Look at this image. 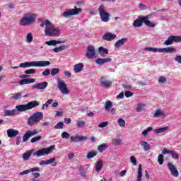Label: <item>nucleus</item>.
I'll return each mask as SVG.
<instances>
[{
  "mask_svg": "<svg viewBox=\"0 0 181 181\" xmlns=\"http://www.w3.org/2000/svg\"><path fill=\"white\" fill-rule=\"evenodd\" d=\"M40 26L43 28L45 26V35L52 37H59L62 31L58 27H54V25L49 20L44 19L41 21Z\"/></svg>",
  "mask_w": 181,
  "mask_h": 181,
  "instance_id": "1",
  "label": "nucleus"
},
{
  "mask_svg": "<svg viewBox=\"0 0 181 181\" xmlns=\"http://www.w3.org/2000/svg\"><path fill=\"white\" fill-rule=\"evenodd\" d=\"M53 151H54V146H50L48 148H42L38 149L35 152L34 149H31L23 154V160H29V159H30V156H32V153L33 156H37V158H40L41 156H46L47 155H50V153H52Z\"/></svg>",
  "mask_w": 181,
  "mask_h": 181,
  "instance_id": "2",
  "label": "nucleus"
},
{
  "mask_svg": "<svg viewBox=\"0 0 181 181\" xmlns=\"http://www.w3.org/2000/svg\"><path fill=\"white\" fill-rule=\"evenodd\" d=\"M36 13H25L19 21V25L21 26H30L36 22L37 18Z\"/></svg>",
  "mask_w": 181,
  "mask_h": 181,
  "instance_id": "3",
  "label": "nucleus"
},
{
  "mask_svg": "<svg viewBox=\"0 0 181 181\" xmlns=\"http://www.w3.org/2000/svg\"><path fill=\"white\" fill-rule=\"evenodd\" d=\"M47 66H50V62L49 61H33L19 64V67L22 69H26L28 67H47Z\"/></svg>",
  "mask_w": 181,
  "mask_h": 181,
  "instance_id": "4",
  "label": "nucleus"
},
{
  "mask_svg": "<svg viewBox=\"0 0 181 181\" xmlns=\"http://www.w3.org/2000/svg\"><path fill=\"white\" fill-rule=\"evenodd\" d=\"M42 119H43V112H36L28 117L27 124L30 127H33V125H36V124H39V122H40V121Z\"/></svg>",
  "mask_w": 181,
  "mask_h": 181,
  "instance_id": "5",
  "label": "nucleus"
},
{
  "mask_svg": "<svg viewBox=\"0 0 181 181\" xmlns=\"http://www.w3.org/2000/svg\"><path fill=\"white\" fill-rule=\"evenodd\" d=\"M81 12H83L81 8L74 6V8L71 9H64V11L61 13V16L62 18H70V16L79 15Z\"/></svg>",
  "mask_w": 181,
  "mask_h": 181,
  "instance_id": "6",
  "label": "nucleus"
},
{
  "mask_svg": "<svg viewBox=\"0 0 181 181\" xmlns=\"http://www.w3.org/2000/svg\"><path fill=\"white\" fill-rule=\"evenodd\" d=\"M98 11L99 12V16L102 21V22H110V13L107 12V9L105 8V5L101 4Z\"/></svg>",
  "mask_w": 181,
  "mask_h": 181,
  "instance_id": "7",
  "label": "nucleus"
},
{
  "mask_svg": "<svg viewBox=\"0 0 181 181\" xmlns=\"http://www.w3.org/2000/svg\"><path fill=\"white\" fill-rule=\"evenodd\" d=\"M57 87L64 95H67L70 94V90H69V88H67V83H64V81L58 78L57 80Z\"/></svg>",
  "mask_w": 181,
  "mask_h": 181,
  "instance_id": "8",
  "label": "nucleus"
},
{
  "mask_svg": "<svg viewBox=\"0 0 181 181\" xmlns=\"http://www.w3.org/2000/svg\"><path fill=\"white\" fill-rule=\"evenodd\" d=\"M37 134H39V132L36 129L27 131L23 136V142H28V141H29V138L35 136V135H37Z\"/></svg>",
  "mask_w": 181,
  "mask_h": 181,
  "instance_id": "9",
  "label": "nucleus"
},
{
  "mask_svg": "<svg viewBox=\"0 0 181 181\" xmlns=\"http://www.w3.org/2000/svg\"><path fill=\"white\" fill-rule=\"evenodd\" d=\"M40 166H45V165H52V166H57L56 158H51L48 160H43L39 162Z\"/></svg>",
  "mask_w": 181,
  "mask_h": 181,
  "instance_id": "10",
  "label": "nucleus"
},
{
  "mask_svg": "<svg viewBox=\"0 0 181 181\" xmlns=\"http://www.w3.org/2000/svg\"><path fill=\"white\" fill-rule=\"evenodd\" d=\"M167 168H168V170H170L172 176H174V177H177V176H179L177 168H176V166L172 164V163H168Z\"/></svg>",
  "mask_w": 181,
  "mask_h": 181,
  "instance_id": "11",
  "label": "nucleus"
},
{
  "mask_svg": "<svg viewBox=\"0 0 181 181\" xmlns=\"http://www.w3.org/2000/svg\"><path fill=\"white\" fill-rule=\"evenodd\" d=\"M88 59H94L95 57V48L93 45H89L87 47V52L86 54Z\"/></svg>",
  "mask_w": 181,
  "mask_h": 181,
  "instance_id": "12",
  "label": "nucleus"
},
{
  "mask_svg": "<svg viewBox=\"0 0 181 181\" xmlns=\"http://www.w3.org/2000/svg\"><path fill=\"white\" fill-rule=\"evenodd\" d=\"M153 117L154 118H166L168 115H166L165 110L162 109H157L154 112Z\"/></svg>",
  "mask_w": 181,
  "mask_h": 181,
  "instance_id": "13",
  "label": "nucleus"
},
{
  "mask_svg": "<svg viewBox=\"0 0 181 181\" xmlns=\"http://www.w3.org/2000/svg\"><path fill=\"white\" fill-rule=\"evenodd\" d=\"M174 42H177V36L171 35L163 42V45L170 46V45H173Z\"/></svg>",
  "mask_w": 181,
  "mask_h": 181,
  "instance_id": "14",
  "label": "nucleus"
},
{
  "mask_svg": "<svg viewBox=\"0 0 181 181\" xmlns=\"http://www.w3.org/2000/svg\"><path fill=\"white\" fill-rule=\"evenodd\" d=\"M16 111H17V115H19V112H25V111H28V105H18L16 106Z\"/></svg>",
  "mask_w": 181,
  "mask_h": 181,
  "instance_id": "15",
  "label": "nucleus"
},
{
  "mask_svg": "<svg viewBox=\"0 0 181 181\" xmlns=\"http://www.w3.org/2000/svg\"><path fill=\"white\" fill-rule=\"evenodd\" d=\"M48 83L47 82H42V83H37L35 84L32 86V88L33 89H36V90H45L47 88L48 86Z\"/></svg>",
  "mask_w": 181,
  "mask_h": 181,
  "instance_id": "16",
  "label": "nucleus"
},
{
  "mask_svg": "<svg viewBox=\"0 0 181 181\" xmlns=\"http://www.w3.org/2000/svg\"><path fill=\"white\" fill-rule=\"evenodd\" d=\"M176 48L173 46L167 47L165 48H160V53H175Z\"/></svg>",
  "mask_w": 181,
  "mask_h": 181,
  "instance_id": "17",
  "label": "nucleus"
},
{
  "mask_svg": "<svg viewBox=\"0 0 181 181\" xmlns=\"http://www.w3.org/2000/svg\"><path fill=\"white\" fill-rule=\"evenodd\" d=\"M117 37V35L112 34V33H105L103 36V40H107V42H110Z\"/></svg>",
  "mask_w": 181,
  "mask_h": 181,
  "instance_id": "18",
  "label": "nucleus"
},
{
  "mask_svg": "<svg viewBox=\"0 0 181 181\" xmlns=\"http://www.w3.org/2000/svg\"><path fill=\"white\" fill-rule=\"evenodd\" d=\"M19 135V131L16 130L14 129H8L7 130V136L8 138H15V136H18Z\"/></svg>",
  "mask_w": 181,
  "mask_h": 181,
  "instance_id": "19",
  "label": "nucleus"
},
{
  "mask_svg": "<svg viewBox=\"0 0 181 181\" xmlns=\"http://www.w3.org/2000/svg\"><path fill=\"white\" fill-rule=\"evenodd\" d=\"M142 21H144V23L146 26H148V28H155L156 24L153 22H151L149 21L148 16H144Z\"/></svg>",
  "mask_w": 181,
  "mask_h": 181,
  "instance_id": "20",
  "label": "nucleus"
},
{
  "mask_svg": "<svg viewBox=\"0 0 181 181\" xmlns=\"http://www.w3.org/2000/svg\"><path fill=\"white\" fill-rule=\"evenodd\" d=\"M84 70V64L78 63L74 66V73H81Z\"/></svg>",
  "mask_w": 181,
  "mask_h": 181,
  "instance_id": "21",
  "label": "nucleus"
},
{
  "mask_svg": "<svg viewBox=\"0 0 181 181\" xmlns=\"http://www.w3.org/2000/svg\"><path fill=\"white\" fill-rule=\"evenodd\" d=\"M4 117H13V115H18V110L13 109L11 110H4Z\"/></svg>",
  "mask_w": 181,
  "mask_h": 181,
  "instance_id": "22",
  "label": "nucleus"
},
{
  "mask_svg": "<svg viewBox=\"0 0 181 181\" xmlns=\"http://www.w3.org/2000/svg\"><path fill=\"white\" fill-rule=\"evenodd\" d=\"M146 107V104L144 102H140L137 103L136 107L135 108L136 112H142L145 107Z\"/></svg>",
  "mask_w": 181,
  "mask_h": 181,
  "instance_id": "23",
  "label": "nucleus"
},
{
  "mask_svg": "<svg viewBox=\"0 0 181 181\" xmlns=\"http://www.w3.org/2000/svg\"><path fill=\"white\" fill-rule=\"evenodd\" d=\"M143 19L144 16H139V19H136L133 23L134 28H141L144 23Z\"/></svg>",
  "mask_w": 181,
  "mask_h": 181,
  "instance_id": "24",
  "label": "nucleus"
},
{
  "mask_svg": "<svg viewBox=\"0 0 181 181\" xmlns=\"http://www.w3.org/2000/svg\"><path fill=\"white\" fill-rule=\"evenodd\" d=\"M39 105H40V103L37 100H33L27 103V107L28 110H32V108L39 107Z\"/></svg>",
  "mask_w": 181,
  "mask_h": 181,
  "instance_id": "25",
  "label": "nucleus"
},
{
  "mask_svg": "<svg viewBox=\"0 0 181 181\" xmlns=\"http://www.w3.org/2000/svg\"><path fill=\"white\" fill-rule=\"evenodd\" d=\"M126 42H128V38H122L115 43V47H116V49L121 47V46H124V45H125Z\"/></svg>",
  "mask_w": 181,
  "mask_h": 181,
  "instance_id": "26",
  "label": "nucleus"
},
{
  "mask_svg": "<svg viewBox=\"0 0 181 181\" xmlns=\"http://www.w3.org/2000/svg\"><path fill=\"white\" fill-rule=\"evenodd\" d=\"M66 41H58V40H52L49 41H46L45 45H47V46H56V45H60L62 43H65Z\"/></svg>",
  "mask_w": 181,
  "mask_h": 181,
  "instance_id": "27",
  "label": "nucleus"
},
{
  "mask_svg": "<svg viewBox=\"0 0 181 181\" xmlns=\"http://www.w3.org/2000/svg\"><path fill=\"white\" fill-rule=\"evenodd\" d=\"M140 145L144 148V151L146 152L147 151H149L151 149V145L148 144L146 141H140Z\"/></svg>",
  "mask_w": 181,
  "mask_h": 181,
  "instance_id": "28",
  "label": "nucleus"
},
{
  "mask_svg": "<svg viewBox=\"0 0 181 181\" xmlns=\"http://www.w3.org/2000/svg\"><path fill=\"white\" fill-rule=\"evenodd\" d=\"M112 107H114V105H112V102H111V100H107L105 102V106H104L105 111H107L108 112H110V109H112Z\"/></svg>",
  "mask_w": 181,
  "mask_h": 181,
  "instance_id": "29",
  "label": "nucleus"
},
{
  "mask_svg": "<svg viewBox=\"0 0 181 181\" xmlns=\"http://www.w3.org/2000/svg\"><path fill=\"white\" fill-rule=\"evenodd\" d=\"M98 52L102 57H104L105 54H108V49L104 48V47H100L98 48Z\"/></svg>",
  "mask_w": 181,
  "mask_h": 181,
  "instance_id": "30",
  "label": "nucleus"
},
{
  "mask_svg": "<svg viewBox=\"0 0 181 181\" xmlns=\"http://www.w3.org/2000/svg\"><path fill=\"white\" fill-rule=\"evenodd\" d=\"M100 83L104 87H110L111 86V81L105 79V78L102 77Z\"/></svg>",
  "mask_w": 181,
  "mask_h": 181,
  "instance_id": "31",
  "label": "nucleus"
},
{
  "mask_svg": "<svg viewBox=\"0 0 181 181\" xmlns=\"http://www.w3.org/2000/svg\"><path fill=\"white\" fill-rule=\"evenodd\" d=\"M146 52H151L152 53H160V48L156 47H145Z\"/></svg>",
  "mask_w": 181,
  "mask_h": 181,
  "instance_id": "32",
  "label": "nucleus"
},
{
  "mask_svg": "<svg viewBox=\"0 0 181 181\" xmlns=\"http://www.w3.org/2000/svg\"><path fill=\"white\" fill-rule=\"evenodd\" d=\"M136 181H142V165H139L138 175Z\"/></svg>",
  "mask_w": 181,
  "mask_h": 181,
  "instance_id": "33",
  "label": "nucleus"
},
{
  "mask_svg": "<svg viewBox=\"0 0 181 181\" xmlns=\"http://www.w3.org/2000/svg\"><path fill=\"white\" fill-rule=\"evenodd\" d=\"M79 172H80V175L82 177H83V179H86V177H87V170H86V168H84V167H81L79 169Z\"/></svg>",
  "mask_w": 181,
  "mask_h": 181,
  "instance_id": "34",
  "label": "nucleus"
},
{
  "mask_svg": "<svg viewBox=\"0 0 181 181\" xmlns=\"http://www.w3.org/2000/svg\"><path fill=\"white\" fill-rule=\"evenodd\" d=\"M96 172L98 173L103 169V160H100L96 163Z\"/></svg>",
  "mask_w": 181,
  "mask_h": 181,
  "instance_id": "35",
  "label": "nucleus"
},
{
  "mask_svg": "<svg viewBox=\"0 0 181 181\" xmlns=\"http://www.w3.org/2000/svg\"><path fill=\"white\" fill-rule=\"evenodd\" d=\"M52 50L53 52H54V53H60V52H63V50H66V46L63 45L58 47H55L52 49Z\"/></svg>",
  "mask_w": 181,
  "mask_h": 181,
  "instance_id": "36",
  "label": "nucleus"
},
{
  "mask_svg": "<svg viewBox=\"0 0 181 181\" xmlns=\"http://www.w3.org/2000/svg\"><path fill=\"white\" fill-rule=\"evenodd\" d=\"M168 127H161L159 129H155V133L156 134H162L163 132H166V131H168Z\"/></svg>",
  "mask_w": 181,
  "mask_h": 181,
  "instance_id": "37",
  "label": "nucleus"
},
{
  "mask_svg": "<svg viewBox=\"0 0 181 181\" xmlns=\"http://www.w3.org/2000/svg\"><path fill=\"white\" fill-rule=\"evenodd\" d=\"M170 155H171L173 159L179 160V154L176 153L175 151L170 150Z\"/></svg>",
  "mask_w": 181,
  "mask_h": 181,
  "instance_id": "38",
  "label": "nucleus"
},
{
  "mask_svg": "<svg viewBox=\"0 0 181 181\" xmlns=\"http://www.w3.org/2000/svg\"><path fill=\"white\" fill-rule=\"evenodd\" d=\"M95 156H97V153L95 151H90L88 153L86 158L87 159H93Z\"/></svg>",
  "mask_w": 181,
  "mask_h": 181,
  "instance_id": "39",
  "label": "nucleus"
},
{
  "mask_svg": "<svg viewBox=\"0 0 181 181\" xmlns=\"http://www.w3.org/2000/svg\"><path fill=\"white\" fill-rule=\"evenodd\" d=\"M105 149H107V144H103L100 145L99 146H98V151H99V152H100V153L104 152V151H105Z\"/></svg>",
  "mask_w": 181,
  "mask_h": 181,
  "instance_id": "40",
  "label": "nucleus"
},
{
  "mask_svg": "<svg viewBox=\"0 0 181 181\" xmlns=\"http://www.w3.org/2000/svg\"><path fill=\"white\" fill-rule=\"evenodd\" d=\"M26 40L28 43H32L33 42V35L32 33H29L27 34Z\"/></svg>",
  "mask_w": 181,
  "mask_h": 181,
  "instance_id": "41",
  "label": "nucleus"
},
{
  "mask_svg": "<svg viewBox=\"0 0 181 181\" xmlns=\"http://www.w3.org/2000/svg\"><path fill=\"white\" fill-rule=\"evenodd\" d=\"M117 123L119 124L120 128H124V127H125V120H124L122 118L118 119Z\"/></svg>",
  "mask_w": 181,
  "mask_h": 181,
  "instance_id": "42",
  "label": "nucleus"
},
{
  "mask_svg": "<svg viewBox=\"0 0 181 181\" xmlns=\"http://www.w3.org/2000/svg\"><path fill=\"white\" fill-rule=\"evenodd\" d=\"M164 160L165 159H164L163 154H159L158 156V162L159 165H163Z\"/></svg>",
  "mask_w": 181,
  "mask_h": 181,
  "instance_id": "43",
  "label": "nucleus"
},
{
  "mask_svg": "<svg viewBox=\"0 0 181 181\" xmlns=\"http://www.w3.org/2000/svg\"><path fill=\"white\" fill-rule=\"evenodd\" d=\"M63 127H64L63 122H59L54 126V129H63Z\"/></svg>",
  "mask_w": 181,
  "mask_h": 181,
  "instance_id": "44",
  "label": "nucleus"
},
{
  "mask_svg": "<svg viewBox=\"0 0 181 181\" xmlns=\"http://www.w3.org/2000/svg\"><path fill=\"white\" fill-rule=\"evenodd\" d=\"M112 144L114 145H122V139H113Z\"/></svg>",
  "mask_w": 181,
  "mask_h": 181,
  "instance_id": "45",
  "label": "nucleus"
},
{
  "mask_svg": "<svg viewBox=\"0 0 181 181\" xmlns=\"http://www.w3.org/2000/svg\"><path fill=\"white\" fill-rule=\"evenodd\" d=\"M60 69L58 68H54L51 70V76H56L58 73H59Z\"/></svg>",
  "mask_w": 181,
  "mask_h": 181,
  "instance_id": "46",
  "label": "nucleus"
},
{
  "mask_svg": "<svg viewBox=\"0 0 181 181\" xmlns=\"http://www.w3.org/2000/svg\"><path fill=\"white\" fill-rule=\"evenodd\" d=\"M62 138L63 139H69V138H70V134H69L67 132H64L62 133Z\"/></svg>",
  "mask_w": 181,
  "mask_h": 181,
  "instance_id": "47",
  "label": "nucleus"
},
{
  "mask_svg": "<svg viewBox=\"0 0 181 181\" xmlns=\"http://www.w3.org/2000/svg\"><path fill=\"white\" fill-rule=\"evenodd\" d=\"M12 98L13 100H19L20 98H22V93H17L14 94L12 96Z\"/></svg>",
  "mask_w": 181,
  "mask_h": 181,
  "instance_id": "48",
  "label": "nucleus"
},
{
  "mask_svg": "<svg viewBox=\"0 0 181 181\" xmlns=\"http://www.w3.org/2000/svg\"><path fill=\"white\" fill-rule=\"evenodd\" d=\"M36 73V69H28L25 71V74H35Z\"/></svg>",
  "mask_w": 181,
  "mask_h": 181,
  "instance_id": "49",
  "label": "nucleus"
},
{
  "mask_svg": "<svg viewBox=\"0 0 181 181\" xmlns=\"http://www.w3.org/2000/svg\"><path fill=\"white\" fill-rule=\"evenodd\" d=\"M76 124L79 128H83V127H86V122L84 121H77Z\"/></svg>",
  "mask_w": 181,
  "mask_h": 181,
  "instance_id": "50",
  "label": "nucleus"
},
{
  "mask_svg": "<svg viewBox=\"0 0 181 181\" xmlns=\"http://www.w3.org/2000/svg\"><path fill=\"white\" fill-rule=\"evenodd\" d=\"M153 128L152 127H148L146 129H145L144 131L142 132V135H144V136H146V135H148V132H151V131H152Z\"/></svg>",
  "mask_w": 181,
  "mask_h": 181,
  "instance_id": "51",
  "label": "nucleus"
},
{
  "mask_svg": "<svg viewBox=\"0 0 181 181\" xmlns=\"http://www.w3.org/2000/svg\"><path fill=\"white\" fill-rule=\"evenodd\" d=\"M147 8H148V6L144 4L140 3L139 4V9L140 11H145V9H147Z\"/></svg>",
  "mask_w": 181,
  "mask_h": 181,
  "instance_id": "52",
  "label": "nucleus"
},
{
  "mask_svg": "<svg viewBox=\"0 0 181 181\" xmlns=\"http://www.w3.org/2000/svg\"><path fill=\"white\" fill-rule=\"evenodd\" d=\"M167 80H166V78H165L164 76H160L158 78V83L160 84H163L165 83H166Z\"/></svg>",
  "mask_w": 181,
  "mask_h": 181,
  "instance_id": "53",
  "label": "nucleus"
},
{
  "mask_svg": "<svg viewBox=\"0 0 181 181\" xmlns=\"http://www.w3.org/2000/svg\"><path fill=\"white\" fill-rule=\"evenodd\" d=\"M42 139V136H38L37 137H33L31 139V144H35V142H37V141H40Z\"/></svg>",
  "mask_w": 181,
  "mask_h": 181,
  "instance_id": "54",
  "label": "nucleus"
},
{
  "mask_svg": "<svg viewBox=\"0 0 181 181\" xmlns=\"http://www.w3.org/2000/svg\"><path fill=\"white\" fill-rule=\"evenodd\" d=\"M50 74H51V72H50V69H45L42 73V76H43L44 77H46V76H49Z\"/></svg>",
  "mask_w": 181,
  "mask_h": 181,
  "instance_id": "55",
  "label": "nucleus"
},
{
  "mask_svg": "<svg viewBox=\"0 0 181 181\" xmlns=\"http://www.w3.org/2000/svg\"><path fill=\"white\" fill-rule=\"evenodd\" d=\"M108 126V122H103L98 124V128H105Z\"/></svg>",
  "mask_w": 181,
  "mask_h": 181,
  "instance_id": "56",
  "label": "nucleus"
},
{
  "mask_svg": "<svg viewBox=\"0 0 181 181\" xmlns=\"http://www.w3.org/2000/svg\"><path fill=\"white\" fill-rule=\"evenodd\" d=\"M130 162H131V163H132L134 166H136L137 161H136V158H135L134 156H131V157H130Z\"/></svg>",
  "mask_w": 181,
  "mask_h": 181,
  "instance_id": "57",
  "label": "nucleus"
},
{
  "mask_svg": "<svg viewBox=\"0 0 181 181\" xmlns=\"http://www.w3.org/2000/svg\"><path fill=\"white\" fill-rule=\"evenodd\" d=\"M95 63H96V64H99V65L104 64V59H103V58H98L95 60Z\"/></svg>",
  "mask_w": 181,
  "mask_h": 181,
  "instance_id": "58",
  "label": "nucleus"
},
{
  "mask_svg": "<svg viewBox=\"0 0 181 181\" xmlns=\"http://www.w3.org/2000/svg\"><path fill=\"white\" fill-rule=\"evenodd\" d=\"M71 142H79V136H71Z\"/></svg>",
  "mask_w": 181,
  "mask_h": 181,
  "instance_id": "59",
  "label": "nucleus"
},
{
  "mask_svg": "<svg viewBox=\"0 0 181 181\" xmlns=\"http://www.w3.org/2000/svg\"><path fill=\"white\" fill-rule=\"evenodd\" d=\"M18 84H20L21 86H23V84H28V78H26V79H22L21 81H20L18 82Z\"/></svg>",
  "mask_w": 181,
  "mask_h": 181,
  "instance_id": "60",
  "label": "nucleus"
},
{
  "mask_svg": "<svg viewBox=\"0 0 181 181\" xmlns=\"http://www.w3.org/2000/svg\"><path fill=\"white\" fill-rule=\"evenodd\" d=\"M88 138L86 136H79V142H83V141H87Z\"/></svg>",
  "mask_w": 181,
  "mask_h": 181,
  "instance_id": "61",
  "label": "nucleus"
},
{
  "mask_svg": "<svg viewBox=\"0 0 181 181\" xmlns=\"http://www.w3.org/2000/svg\"><path fill=\"white\" fill-rule=\"evenodd\" d=\"M28 173H30V170H26L23 172L20 173V176H23V175H28Z\"/></svg>",
  "mask_w": 181,
  "mask_h": 181,
  "instance_id": "62",
  "label": "nucleus"
},
{
  "mask_svg": "<svg viewBox=\"0 0 181 181\" xmlns=\"http://www.w3.org/2000/svg\"><path fill=\"white\" fill-rule=\"evenodd\" d=\"M175 62H177V63H179L180 64H181V56L178 55L175 58H174Z\"/></svg>",
  "mask_w": 181,
  "mask_h": 181,
  "instance_id": "63",
  "label": "nucleus"
},
{
  "mask_svg": "<svg viewBox=\"0 0 181 181\" xmlns=\"http://www.w3.org/2000/svg\"><path fill=\"white\" fill-rule=\"evenodd\" d=\"M124 95L127 97V98H129V97H132V93L130 91H126Z\"/></svg>",
  "mask_w": 181,
  "mask_h": 181,
  "instance_id": "64",
  "label": "nucleus"
}]
</instances>
